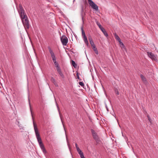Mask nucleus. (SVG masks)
<instances>
[{
	"instance_id": "c756f323",
	"label": "nucleus",
	"mask_w": 158,
	"mask_h": 158,
	"mask_svg": "<svg viewBox=\"0 0 158 158\" xmlns=\"http://www.w3.org/2000/svg\"><path fill=\"white\" fill-rule=\"evenodd\" d=\"M75 146H76V148H79V147L78 146L77 144V143H75Z\"/></svg>"
},
{
	"instance_id": "4468645a",
	"label": "nucleus",
	"mask_w": 158,
	"mask_h": 158,
	"mask_svg": "<svg viewBox=\"0 0 158 158\" xmlns=\"http://www.w3.org/2000/svg\"><path fill=\"white\" fill-rule=\"evenodd\" d=\"M114 37L116 40H117L118 41H120L121 39L117 35L116 33H115L114 34Z\"/></svg>"
},
{
	"instance_id": "39448f33",
	"label": "nucleus",
	"mask_w": 158,
	"mask_h": 158,
	"mask_svg": "<svg viewBox=\"0 0 158 158\" xmlns=\"http://www.w3.org/2000/svg\"><path fill=\"white\" fill-rule=\"evenodd\" d=\"M60 40L63 45H67L68 40L67 37L65 35H63L61 37Z\"/></svg>"
},
{
	"instance_id": "a211bd4d",
	"label": "nucleus",
	"mask_w": 158,
	"mask_h": 158,
	"mask_svg": "<svg viewBox=\"0 0 158 158\" xmlns=\"http://www.w3.org/2000/svg\"><path fill=\"white\" fill-rule=\"evenodd\" d=\"M91 46H92V48H93V49H95V50H96V47L94 44V42H93V44H90Z\"/></svg>"
},
{
	"instance_id": "bb28decb",
	"label": "nucleus",
	"mask_w": 158,
	"mask_h": 158,
	"mask_svg": "<svg viewBox=\"0 0 158 158\" xmlns=\"http://www.w3.org/2000/svg\"><path fill=\"white\" fill-rule=\"evenodd\" d=\"M77 149V152H78V151H80V150H81L79 148H79H76Z\"/></svg>"
},
{
	"instance_id": "20e7f679",
	"label": "nucleus",
	"mask_w": 158,
	"mask_h": 158,
	"mask_svg": "<svg viewBox=\"0 0 158 158\" xmlns=\"http://www.w3.org/2000/svg\"><path fill=\"white\" fill-rule=\"evenodd\" d=\"M88 2L89 5L94 9L96 11L98 10V6L95 4L92 0H88Z\"/></svg>"
},
{
	"instance_id": "a878e982",
	"label": "nucleus",
	"mask_w": 158,
	"mask_h": 158,
	"mask_svg": "<svg viewBox=\"0 0 158 158\" xmlns=\"http://www.w3.org/2000/svg\"><path fill=\"white\" fill-rule=\"evenodd\" d=\"M95 49H93V50L94 51L95 53L96 54H98V50H97V49L96 48V50H95Z\"/></svg>"
},
{
	"instance_id": "f8f14e48",
	"label": "nucleus",
	"mask_w": 158,
	"mask_h": 158,
	"mask_svg": "<svg viewBox=\"0 0 158 158\" xmlns=\"http://www.w3.org/2000/svg\"><path fill=\"white\" fill-rule=\"evenodd\" d=\"M81 30L82 31V36L83 38L86 36L85 34V32L84 30H83V27H81Z\"/></svg>"
},
{
	"instance_id": "dca6fc26",
	"label": "nucleus",
	"mask_w": 158,
	"mask_h": 158,
	"mask_svg": "<svg viewBox=\"0 0 158 158\" xmlns=\"http://www.w3.org/2000/svg\"><path fill=\"white\" fill-rule=\"evenodd\" d=\"M140 77L143 81L145 82L146 81V80L144 76L142 74L140 75Z\"/></svg>"
},
{
	"instance_id": "f257e3e1",
	"label": "nucleus",
	"mask_w": 158,
	"mask_h": 158,
	"mask_svg": "<svg viewBox=\"0 0 158 158\" xmlns=\"http://www.w3.org/2000/svg\"><path fill=\"white\" fill-rule=\"evenodd\" d=\"M17 10L25 28L29 29V20L21 4H19V8H17Z\"/></svg>"
},
{
	"instance_id": "ddd939ff",
	"label": "nucleus",
	"mask_w": 158,
	"mask_h": 158,
	"mask_svg": "<svg viewBox=\"0 0 158 158\" xmlns=\"http://www.w3.org/2000/svg\"><path fill=\"white\" fill-rule=\"evenodd\" d=\"M84 41L85 43L87 45L88 44V42L86 36L83 37Z\"/></svg>"
},
{
	"instance_id": "cd10ccee",
	"label": "nucleus",
	"mask_w": 158,
	"mask_h": 158,
	"mask_svg": "<svg viewBox=\"0 0 158 158\" xmlns=\"http://www.w3.org/2000/svg\"><path fill=\"white\" fill-rule=\"evenodd\" d=\"M78 153L80 154H81V153H82V152H82V151L81 150H80V151H78Z\"/></svg>"
},
{
	"instance_id": "1a4fd4ad",
	"label": "nucleus",
	"mask_w": 158,
	"mask_h": 158,
	"mask_svg": "<svg viewBox=\"0 0 158 158\" xmlns=\"http://www.w3.org/2000/svg\"><path fill=\"white\" fill-rule=\"evenodd\" d=\"M57 71L58 73L60 75L62 78H64V76L62 73L60 68L59 69H57Z\"/></svg>"
},
{
	"instance_id": "9b49d317",
	"label": "nucleus",
	"mask_w": 158,
	"mask_h": 158,
	"mask_svg": "<svg viewBox=\"0 0 158 158\" xmlns=\"http://www.w3.org/2000/svg\"><path fill=\"white\" fill-rule=\"evenodd\" d=\"M48 50H49V52L51 54V56H53L55 55L53 51H52V49H51V48H48Z\"/></svg>"
},
{
	"instance_id": "4be33fe9",
	"label": "nucleus",
	"mask_w": 158,
	"mask_h": 158,
	"mask_svg": "<svg viewBox=\"0 0 158 158\" xmlns=\"http://www.w3.org/2000/svg\"><path fill=\"white\" fill-rule=\"evenodd\" d=\"M79 84L82 87H83L84 85V83L83 82H79Z\"/></svg>"
},
{
	"instance_id": "6ab92c4d",
	"label": "nucleus",
	"mask_w": 158,
	"mask_h": 158,
	"mask_svg": "<svg viewBox=\"0 0 158 158\" xmlns=\"http://www.w3.org/2000/svg\"><path fill=\"white\" fill-rule=\"evenodd\" d=\"M51 57L52 59V60L54 63L56 62V58L55 55L53 56H52Z\"/></svg>"
},
{
	"instance_id": "0eeeda50",
	"label": "nucleus",
	"mask_w": 158,
	"mask_h": 158,
	"mask_svg": "<svg viewBox=\"0 0 158 158\" xmlns=\"http://www.w3.org/2000/svg\"><path fill=\"white\" fill-rule=\"evenodd\" d=\"M147 53L148 56L152 60L155 61L157 60L156 56L153 53L148 52H147Z\"/></svg>"
},
{
	"instance_id": "7c9ffc66",
	"label": "nucleus",
	"mask_w": 158,
	"mask_h": 158,
	"mask_svg": "<svg viewBox=\"0 0 158 158\" xmlns=\"http://www.w3.org/2000/svg\"><path fill=\"white\" fill-rule=\"evenodd\" d=\"M81 158H85L84 156V155H83V156H82L81 157Z\"/></svg>"
},
{
	"instance_id": "473e14b6",
	"label": "nucleus",
	"mask_w": 158,
	"mask_h": 158,
	"mask_svg": "<svg viewBox=\"0 0 158 158\" xmlns=\"http://www.w3.org/2000/svg\"><path fill=\"white\" fill-rule=\"evenodd\" d=\"M32 119H33V116H32Z\"/></svg>"
},
{
	"instance_id": "9d476101",
	"label": "nucleus",
	"mask_w": 158,
	"mask_h": 158,
	"mask_svg": "<svg viewBox=\"0 0 158 158\" xmlns=\"http://www.w3.org/2000/svg\"><path fill=\"white\" fill-rule=\"evenodd\" d=\"M51 81L56 86H57V83L55 79L53 77H51Z\"/></svg>"
},
{
	"instance_id": "c85d7f7f",
	"label": "nucleus",
	"mask_w": 158,
	"mask_h": 158,
	"mask_svg": "<svg viewBox=\"0 0 158 158\" xmlns=\"http://www.w3.org/2000/svg\"><path fill=\"white\" fill-rule=\"evenodd\" d=\"M79 155H80V157L83 156L84 155L83 152H82V153H81V154H80Z\"/></svg>"
},
{
	"instance_id": "5701e85b",
	"label": "nucleus",
	"mask_w": 158,
	"mask_h": 158,
	"mask_svg": "<svg viewBox=\"0 0 158 158\" xmlns=\"http://www.w3.org/2000/svg\"><path fill=\"white\" fill-rule=\"evenodd\" d=\"M147 117L148 118V120L151 123L152 121V120L151 118H150V117H149V116L148 115L147 116Z\"/></svg>"
},
{
	"instance_id": "aec40b11",
	"label": "nucleus",
	"mask_w": 158,
	"mask_h": 158,
	"mask_svg": "<svg viewBox=\"0 0 158 158\" xmlns=\"http://www.w3.org/2000/svg\"><path fill=\"white\" fill-rule=\"evenodd\" d=\"M89 42H90V44H93V40H92V38L90 37H89Z\"/></svg>"
},
{
	"instance_id": "2eb2a0df",
	"label": "nucleus",
	"mask_w": 158,
	"mask_h": 158,
	"mask_svg": "<svg viewBox=\"0 0 158 158\" xmlns=\"http://www.w3.org/2000/svg\"><path fill=\"white\" fill-rule=\"evenodd\" d=\"M54 64L56 70L60 68L58 63L57 62L54 63Z\"/></svg>"
},
{
	"instance_id": "7ed1b4c3",
	"label": "nucleus",
	"mask_w": 158,
	"mask_h": 158,
	"mask_svg": "<svg viewBox=\"0 0 158 158\" xmlns=\"http://www.w3.org/2000/svg\"><path fill=\"white\" fill-rule=\"evenodd\" d=\"M91 131L93 138L95 140L97 143H99L101 141L97 133L93 129H91Z\"/></svg>"
},
{
	"instance_id": "2f4dec72",
	"label": "nucleus",
	"mask_w": 158,
	"mask_h": 158,
	"mask_svg": "<svg viewBox=\"0 0 158 158\" xmlns=\"http://www.w3.org/2000/svg\"><path fill=\"white\" fill-rule=\"evenodd\" d=\"M57 108H58V110H59V107H58V106H57Z\"/></svg>"
},
{
	"instance_id": "6e6552de",
	"label": "nucleus",
	"mask_w": 158,
	"mask_h": 158,
	"mask_svg": "<svg viewBox=\"0 0 158 158\" xmlns=\"http://www.w3.org/2000/svg\"><path fill=\"white\" fill-rule=\"evenodd\" d=\"M57 71L58 73L60 75L62 78H64V76L62 73L60 68L59 69H57Z\"/></svg>"
},
{
	"instance_id": "423d86ee",
	"label": "nucleus",
	"mask_w": 158,
	"mask_h": 158,
	"mask_svg": "<svg viewBox=\"0 0 158 158\" xmlns=\"http://www.w3.org/2000/svg\"><path fill=\"white\" fill-rule=\"evenodd\" d=\"M99 28L101 29L102 31V32L104 35L106 37H107L108 36L107 33L105 30V29L103 28L100 23L98 22H96Z\"/></svg>"
},
{
	"instance_id": "f03ea898",
	"label": "nucleus",
	"mask_w": 158,
	"mask_h": 158,
	"mask_svg": "<svg viewBox=\"0 0 158 158\" xmlns=\"http://www.w3.org/2000/svg\"><path fill=\"white\" fill-rule=\"evenodd\" d=\"M33 124L35 133L38 142L39 143L40 147L41 149L42 150L43 153L45 154L46 153V151L45 148L44 144L42 143L41 139L40 136V135L38 130L37 125L34 122V121H33Z\"/></svg>"
},
{
	"instance_id": "b1692460",
	"label": "nucleus",
	"mask_w": 158,
	"mask_h": 158,
	"mask_svg": "<svg viewBox=\"0 0 158 158\" xmlns=\"http://www.w3.org/2000/svg\"><path fill=\"white\" fill-rule=\"evenodd\" d=\"M76 75H77V78L78 79H79L80 80H81L80 79V78H79V77L78 73V72L77 73Z\"/></svg>"
},
{
	"instance_id": "412c9836",
	"label": "nucleus",
	"mask_w": 158,
	"mask_h": 158,
	"mask_svg": "<svg viewBox=\"0 0 158 158\" xmlns=\"http://www.w3.org/2000/svg\"><path fill=\"white\" fill-rule=\"evenodd\" d=\"M114 91L116 94L117 95H119V93L118 89H115L114 90Z\"/></svg>"
},
{
	"instance_id": "f3484780",
	"label": "nucleus",
	"mask_w": 158,
	"mask_h": 158,
	"mask_svg": "<svg viewBox=\"0 0 158 158\" xmlns=\"http://www.w3.org/2000/svg\"><path fill=\"white\" fill-rule=\"evenodd\" d=\"M72 64L73 65V66L74 68H76V67L77 66V65L76 64L75 61L73 60H72Z\"/></svg>"
},
{
	"instance_id": "393cba45",
	"label": "nucleus",
	"mask_w": 158,
	"mask_h": 158,
	"mask_svg": "<svg viewBox=\"0 0 158 158\" xmlns=\"http://www.w3.org/2000/svg\"><path fill=\"white\" fill-rule=\"evenodd\" d=\"M118 41L119 44H121L122 46H124L121 40H120V41Z\"/></svg>"
}]
</instances>
